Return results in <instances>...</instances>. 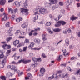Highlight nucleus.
I'll list each match as a JSON object with an SVG mask.
<instances>
[{
	"label": "nucleus",
	"mask_w": 80,
	"mask_h": 80,
	"mask_svg": "<svg viewBox=\"0 0 80 80\" xmlns=\"http://www.w3.org/2000/svg\"><path fill=\"white\" fill-rule=\"evenodd\" d=\"M7 17H8V14H5L4 15V17L3 18H2V21L3 22V21H6L7 20Z\"/></svg>",
	"instance_id": "nucleus-10"
},
{
	"label": "nucleus",
	"mask_w": 80,
	"mask_h": 80,
	"mask_svg": "<svg viewBox=\"0 0 80 80\" xmlns=\"http://www.w3.org/2000/svg\"><path fill=\"white\" fill-rule=\"evenodd\" d=\"M20 56H15L14 58V59L15 60H18L20 58Z\"/></svg>",
	"instance_id": "nucleus-27"
},
{
	"label": "nucleus",
	"mask_w": 80,
	"mask_h": 80,
	"mask_svg": "<svg viewBox=\"0 0 80 80\" xmlns=\"http://www.w3.org/2000/svg\"><path fill=\"white\" fill-rule=\"evenodd\" d=\"M77 7H80V3H78L77 4Z\"/></svg>",
	"instance_id": "nucleus-63"
},
{
	"label": "nucleus",
	"mask_w": 80,
	"mask_h": 80,
	"mask_svg": "<svg viewBox=\"0 0 80 80\" xmlns=\"http://www.w3.org/2000/svg\"><path fill=\"white\" fill-rule=\"evenodd\" d=\"M19 41L18 40H16L14 41L13 43V44L14 45L16 46L17 45H18L19 43Z\"/></svg>",
	"instance_id": "nucleus-11"
},
{
	"label": "nucleus",
	"mask_w": 80,
	"mask_h": 80,
	"mask_svg": "<svg viewBox=\"0 0 80 80\" xmlns=\"http://www.w3.org/2000/svg\"><path fill=\"white\" fill-rule=\"evenodd\" d=\"M7 44H4L2 46V48H3V49H5V47H7Z\"/></svg>",
	"instance_id": "nucleus-37"
},
{
	"label": "nucleus",
	"mask_w": 80,
	"mask_h": 80,
	"mask_svg": "<svg viewBox=\"0 0 80 80\" xmlns=\"http://www.w3.org/2000/svg\"><path fill=\"white\" fill-rule=\"evenodd\" d=\"M57 24L55 25V27H60V25H65L67 23L66 22L63 21H59L57 22Z\"/></svg>",
	"instance_id": "nucleus-1"
},
{
	"label": "nucleus",
	"mask_w": 80,
	"mask_h": 80,
	"mask_svg": "<svg viewBox=\"0 0 80 80\" xmlns=\"http://www.w3.org/2000/svg\"><path fill=\"white\" fill-rule=\"evenodd\" d=\"M23 45L22 43H20L18 46L17 48H20V47H22Z\"/></svg>",
	"instance_id": "nucleus-41"
},
{
	"label": "nucleus",
	"mask_w": 80,
	"mask_h": 80,
	"mask_svg": "<svg viewBox=\"0 0 80 80\" xmlns=\"http://www.w3.org/2000/svg\"><path fill=\"white\" fill-rule=\"evenodd\" d=\"M69 42H70L69 41V39H66L65 43L67 46H68Z\"/></svg>",
	"instance_id": "nucleus-12"
},
{
	"label": "nucleus",
	"mask_w": 80,
	"mask_h": 80,
	"mask_svg": "<svg viewBox=\"0 0 80 80\" xmlns=\"http://www.w3.org/2000/svg\"><path fill=\"white\" fill-rule=\"evenodd\" d=\"M21 13H22V14H25V15H28V9H25L23 8H21Z\"/></svg>",
	"instance_id": "nucleus-3"
},
{
	"label": "nucleus",
	"mask_w": 80,
	"mask_h": 80,
	"mask_svg": "<svg viewBox=\"0 0 80 80\" xmlns=\"http://www.w3.org/2000/svg\"><path fill=\"white\" fill-rule=\"evenodd\" d=\"M37 61L39 62H40L42 61V59L40 58H37Z\"/></svg>",
	"instance_id": "nucleus-35"
},
{
	"label": "nucleus",
	"mask_w": 80,
	"mask_h": 80,
	"mask_svg": "<svg viewBox=\"0 0 80 80\" xmlns=\"http://www.w3.org/2000/svg\"><path fill=\"white\" fill-rule=\"evenodd\" d=\"M38 15H37L36 16H35V18H34V22H35V20H38Z\"/></svg>",
	"instance_id": "nucleus-28"
},
{
	"label": "nucleus",
	"mask_w": 80,
	"mask_h": 80,
	"mask_svg": "<svg viewBox=\"0 0 80 80\" xmlns=\"http://www.w3.org/2000/svg\"><path fill=\"white\" fill-rule=\"evenodd\" d=\"M46 4L47 5V7H50V5H51V4H50V3H48Z\"/></svg>",
	"instance_id": "nucleus-42"
},
{
	"label": "nucleus",
	"mask_w": 80,
	"mask_h": 80,
	"mask_svg": "<svg viewBox=\"0 0 80 80\" xmlns=\"http://www.w3.org/2000/svg\"><path fill=\"white\" fill-rule=\"evenodd\" d=\"M16 20L17 22H20L19 18L16 19Z\"/></svg>",
	"instance_id": "nucleus-56"
},
{
	"label": "nucleus",
	"mask_w": 80,
	"mask_h": 80,
	"mask_svg": "<svg viewBox=\"0 0 80 80\" xmlns=\"http://www.w3.org/2000/svg\"><path fill=\"white\" fill-rule=\"evenodd\" d=\"M46 11V9H45L44 8H41L39 10V12L41 14H44Z\"/></svg>",
	"instance_id": "nucleus-4"
},
{
	"label": "nucleus",
	"mask_w": 80,
	"mask_h": 80,
	"mask_svg": "<svg viewBox=\"0 0 80 80\" xmlns=\"http://www.w3.org/2000/svg\"><path fill=\"white\" fill-rule=\"evenodd\" d=\"M27 47H24L23 48V52H24V51H26V50H27Z\"/></svg>",
	"instance_id": "nucleus-47"
},
{
	"label": "nucleus",
	"mask_w": 80,
	"mask_h": 80,
	"mask_svg": "<svg viewBox=\"0 0 80 80\" xmlns=\"http://www.w3.org/2000/svg\"><path fill=\"white\" fill-rule=\"evenodd\" d=\"M11 63H12V64H14V65H15V64H17V63H16V62H15L14 61L12 62H11Z\"/></svg>",
	"instance_id": "nucleus-58"
},
{
	"label": "nucleus",
	"mask_w": 80,
	"mask_h": 80,
	"mask_svg": "<svg viewBox=\"0 0 80 80\" xmlns=\"http://www.w3.org/2000/svg\"><path fill=\"white\" fill-rule=\"evenodd\" d=\"M37 65V63H35V64H32L31 65V66L33 67V68H35V67L36 65Z\"/></svg>",
	"instance_id": "nucleus-33"
},
{
	"label": "nucleus",
	"mask_w": 80,
	"mask_h": 80,
	"mask_svg": "<svg viewBox=\"0 0 80 80\" xmlns=\"http://www.w3.org/2000/svg\"><path fill=\"white\" fill-rule=\"evenodd\" d=\"M27 2L28 1H26L25 3L23 4V8H27L28 7V5H27Z\"/></svg>",
	"instance_id": "nucleus-14"
},
{
	"label": "nucleus",
	"mask_w": 80,
	"mask_h": 80,
	"mask_svg": "<svg viewBox=\"0 0 80 80\" xmlns=\"http://www.w3.org/2000/svg\"><path fill=\"white\" fill-rule=\"evenodd\" d=\"M0 78L2 80H6V77L5 76H1L0 77Z\"/></svg>",
	"instance_id": "nucleus-24"
},
{
	"label": "nucleus",
	"mask_w": 80,
	"mask_h": 80,
	"mask_svg": "<svg viewBox=\"0 0 80 80\" xmlns=\"http://www.w3.org/2000/svg\"><path fill=\"white\" fill-rule=\"evenodd\" d=\"M28 26V23L27 22H25L22 25V27L23 28H25L26 27Z\"/></svg>",
	"instance_id": "nucleus-9"
},
{
	"label": "nucleus",
	"mask_w": 80,
	"mask_h": 80,
	"mask_svg": "<svg viewBox=\"0 0 80 80\" xmlns=\"http://www.w3.org/2000/svg\"><path fill=\"white\" fill-rule=\"evenodd\" d=\"M8 34H9L10 36H11V37H12V36H13V34L11 33V31H8Z\"/></svg>",
	"instance_id": "nucleus-29"
},
{
	"label": "nucleus",
	"mask_w": 80,
	"mask_h": 80,
	"mask_svg": "<svg viewBox=\"0 0 80 80\" xmlns=\"http://www.w3.org/2000/svg\"><path fill=\"white\" fill-rule=\"evenodd\" d=\"M40 72H42V73H43L45 72V68H41Z\"/></svg>",
	"instance_id": "nucleus-20"
},
{
	"label": "nucleus",
	"mask_w": 80,
	"mask_h": 80,
	"mask_svg": "<svg viewBox=\"0 0 80 80\" xmlns=\"http://www.w3.org/2000/svg\"><path fill=\"white\" fill-rule=\"evenodd\" d=\"M10 23L9 22H8L6 23V26L7 27H9L10 26Z\"/></svg>",
	"instance_id": "nucleus-36"
},
{
	"label": "nucleus",
	"mask_w": 80,
	"mask_h": 80,
	"mask_svg": "<svg viewBox=\"0 0 80 80\" xmlns=\"http://www.w3.org/2000/svg\"><path fill=\"white\" fill-rule=\"evenodd\" d=\"M12 51H13V52H14V51H16V50H17V49H16V48H12Z\"/></svg>",
	"instance_id": "nucleus-60"
},
{
	"label": "nucleus",
	"mask_w": 80,
	"mask_h": 80,
	"mask_svg": "<svg viewBox=\"0 0 80 80\" xmlns=\"http://www.w3.org/2000/svg\"><path fill=\"white\" fill-rule=\"evenodd\" d=\"M33 46H34V43H31L30 45L28 46V48H29V49L32 48L33 47Z\"/></svg>",
	"instance_id": "nucleus-15"
},
{
	"label": "nucleus",
	"mask_w": 80,
	"mask_h": 80,
	"mask_svg": "<svg viewBox=\"0 0 80 80\" xmlns=\"http://www.w3.org/2000/svg\"><path fill=\"white\" fill-rule=\"evenodd\" d=\"M28 76L29 77V78H32V77H33V76H32V75L30 74V73H29L28 74Z\"/></svg>",
	"instance_id": "nucleus-31"
},
{
	"label": "nucleus",
	"mask_w": 80,
	"mask_h": 80,
	"mask_svg": "<svg viewBox=\"0 0 80 80\" xmlns=\"http://www.w3.org/2000/svg\"><path fill=\"white\" fill-rule=\"evenodd\" d=\"M53 78L52 76L51 77H48V80H52V79H53Z\"/></svg>",
	"instance_id": "nucleus-40"
},
{
	"label": "nucleus",
	"mask_w": 80,
	"mask_h": 80,
	"mask_svg": "<svg viewBox=\"0 0 80 80\" xmlns=\"http://www.w3.org/2000/svg\"><path fill=\"white\" fill-rule=\"evenodd\" d=\"M12 37H10L9 38H6V41L7 42H9V41H10V40H12Z\"/></svg>",
	"instance_id": "nucleus-17"
},
{
	"label": "nucleus",
	"mask_w": 80,
	"mask_h": 80,
	"mask_svg": "<svg viewBox=\"0 0 80 80\" xmlns=\"http://www.w3.org/2000/svg\"><path fill=\"white\" fill-rule=\"evenodd\" d=\"M42 40H43V41L47 40V38L45 37V34H42Z\"/></svg>",
	"instance_id": "nucleus-18"
},
{
	"label": "nucleus",
	"mask_w": 80,
	"mask_h": 80,
	"mask_svg": "<svg viewBox=\"0 0 80 80\" xmlns=\"http://www.w3.org/2000/svg\"><path fill=\"white\" fill-rule=\"evenodd\" d=\"M62 52H63V55H64L65 57H66L67 55H68V52H67V50L65 49H63L62 50ZM66 52H67L66 53Z\"/></svg>",
	"instance_id": "nucleus-8"
},
{
	"label": "nucleus",
	"mask_w": 80,
	"mask_h": 80,
	"mask_svg": "<svg viewBox=\"0 0 80 80\" xmlns=\"http://www.w3.org/2000/svg\"><path fill=\"white\" fill-rule=\"evenodd\" d=\"M78 37H80V32H79L78 33Z\"/></svg>",
	"instance_id": "nucleus-64"
},
{
	"label": "nucleus",
	"mask_w": 80,
	"mask_h": 80,
	"mask_svg": "<svg viewBox=\"0 0 80 80\" xmlns=\"http://www.w3.org/2000/svg\"><path fill=\"white\" fill-rule=\"evenodd\" d=\"M7 47H8V49H10L11 48V46L10 45H7Z\"/></svg>",
	"instance_id": "nucleus-49"
},
{
	"label": "nucleus",
	"mask_w": 80,
	"mask_h": 80,
	"mask_svg": "<svg viewBox=\"0 0 80 80\" xmlns=\"http://www.w3.org/2000/svg\"><path fill=\"white\" fill-rule=\"evenodd\" d=\"M68 33H71V30H70L69 28H68Z\"/></svg>",
	"instance_id": "nucleus-57"
},
{
	"label": "nucleus",
	"mask_w": 80,
	"mask_h": 80,
	"mask_svg": "<svg viewBox=\"0 0 80 80\" xmlns=\"http://www.w3.org/2000/svg\"><path fill=\"white\" fill-rule=\"evenodd\" d=\"M61 30V29L59 28H56L53 29V31L55 32H60Z\"/></svg>",
	"instance_id": "nucleus-16"
},
{
	"label": "nucleus",
	"mask_w": 80,
	"mask_h": 80,
	"mask_svg": "<svg viewBox=\"0 0 80 80\" xmlns=\"http://www.w3.org/2000/svg\"><path fill=\"white\" fill-rule=\"evenodd\" d=\"M25 80H28V79H30V78H29L28 76H26L25 77Z\"/></svg>",
	"instance_id": "nucleus-53"
},
{
	"label": "nucleus",
	"mask_w": 80,
	"mask_h": 80,
	"mask_svg": "<svg viewBox=\"0 0 80 80\" xmlns=\"http://www.w3.org/2000/svg\"><path fill=\"white\" fill-rule=\"evenodd\" d=\"M25 36H19L18 37L19 38H20V39H21V38L23 39L24 38H25Z\"/></svg>",
	"instance_id": "nucleus-52"
},
{
	"label": "nucleus",
	"mask_w": 80,
	"mask_h": 80,
	"mask_svg": "<svg viewBox=\"0 0 80 80\" xmlns=\"http://www.w3.org/2000/svg\"><path fill=\"white\" fill-rule=\"evenodd\" d=\"M2 64H3V65H5V63H6L7 62V60H6V59H4L2 62Z\"/></svg>",
	"instance_id": "nucleus-26"
},
{
	"label": "nucleus",
	"mask_w": 80,
	"mask_h": 80,
	"mask_svg": "<svg viewBox=\"0 0 80 80\" xmlns=\"http://www.w3.org/2000/svg\"><path fill=\"white\" fill-rule=\"evenodd\" d=\"M16 68L17 67H15V66L14 65H12L11 66V70H14V72H18L17 69Z\"/></svg>",
	"instance_id": "nucleus-7"
},
{
	"label": "nucleus",
	"mask_w": 80,
	"mask_h": 80,
	"mask_svg": "<svg viewBox=\"0 0 80 80\" xmlns=\"http://www.w3.org/2000/svg\"><path fill=\"white\" fill-rule=\"evenodd\" d=\"M52 77H53V78H57V77L58 76H57V73H56V74H53L52 76Z\"/></svg>",
	"instance_id": "nucleus-32"
},
{
	"label": "nucleus",
	"mask_w": 80,
	"mask_h": 80,
	"mask_svg": "<svg viewBox=\"0 0 80 80\" xmlns=\"http://www.w3.org/2000/svg\"><path fill=\"white\" fill-rule=\"evenodd\" d=\"M45 25L46 26H50V25H51V23H50V22H48Z\"/></svg>",
	"instance_id": "nucleus-34"
},
{
	"label": "nucleus",
	"mask_w": 80,
	"mask_h": 80,
	"mask_svg": "<svg viewBox=\"0 0 80 80\" xmlns=\"http://www.w3.org/2000/svg\"><path fill=\"white\" fill-rule=\"evenodd\" d=\"M32 60L34 62H37V58H32Z\"/></svg>",
	"instance_id": "nucleus-45"
},
{
	"label": "nucleus",
	"mask_w": 80,
	"mask_h": 80,
	"mask_svg": "<svg viewBox=\"0 0 80 80\" xmlns=\"http://www.w3.org/2000/svg\"><path fill=\"white\" fill-rule=\"evenodd\" d=\"M23 74V72H21L20 73H19L18 74V76L20 77V76H21V75H22Z\"/></svg>",
	"instance_id": "nucleus-44"
},
{
	"label": "nucleus",
	"mask_w": 80,
	"mask_h": 80,
	"mask_svg": "<svg viewBox=\"0 0 80 80\" xmlns=\"http://www.w3.org/2000/svg\"><path fill=\"white\" fill-rule=\"evenodd\" d=\"M15 4V5L16 6V7H19L20 5V3L17 1L16 2Z\"/></svg>",
	"instance_id": "nucleus-22"
},
{
	"label": "nucleus",
	"mask_w": 80,
	"mask_h": 80,
	"mask_svg": "<svg viewBox=\"0 0 80 80\" xmlns=\"http://www.w3.org/2000/svg\"><path fill=\"white\" fill-rule=\"evenodd\" d=\"M24 43H29L30 41H29V39H25L24 41Z\"/></svg>",
	"instance_id": "nucleus-21"
},
{
	"label": "nucleus",
	"mask_w": 80,
	"mask_h": 80,
	"mask_svg": "<svg viewBox=\"0 0 80 80\" xmlns=\"http://www.w3.org/2000/svg\"><path fill=\"white\" fill-rule=\"evenodd\" d=\"M63 77L64 78H67L68 77V74L66 73L65 75H63Z\"/></svg>",
	"instance_id": "nucleus-19"
},
{
	"label": "nucleus",
	"mask_w": 80,
	"mask_h": 80,
	"mask_svg": "<svg viewBox=\"0 0 80 80\" xmlns=\"http://www.w3.org/2000/svg\"><path fill=\"white\" fill-rule=\"evenodd\" d=\"M67 33V31H66V30L64 31L63 32V33H64V34H66Z\"/></svg>",
	"instance_id": "nucleus-62"
},
{
	"label": "nucleus",
	"mask_w": 80,
	"mask_h": 80,
	"mask_svg": "<svg viewBox=\"0 0 80 80\" xmlns=\"http://www.w3.org/2000/svg\"><path fill=\"white\" fill-rule=\"evenodd\" d=\"M76 73L77 75H79V74H80V69L78 70Z\"/></svg>",
	"instance_id": "nucleus-50"
},
{
	"label": "nucleus",
	"mask_w": 80,
	"mask_h": 80,
	"mask_svg": "<svg viewBox=\"0 0 80 80\" xmlns=\"http://www.w3.org/2000/svg\"><path fill=\"white\" fill-rule=\"evenodd\" d=\"M57 8L56 6H53L52 7V9L53 10Z\"/></svg>",
	"instance_id": "nucleus-48"
},
{
	"label": "nucleus",
	"mask_w": 80,
	"mask_h": 80,
	"mask_svg": "<svg viewBox=\"0 0 80 80\" xmlns=\"http://www.w3.org/2000/svg\"><path fill=\"white\" fill-rule=\"evenodd\" d=\"M65 3L67 6H69L70 5L72 4V0H68Z\"/></svg>",
	"instance_id": "nucleus-6"
},
{
	"label": "nucleus",
	"mask_w": 80,
	"mask_h": 80,
	"mask_svg": "<svg viewBox=\"0 0 80 80\" xmlns=\"http://www.w3.org/2000/svg\"><path fill=\"white\" fill-rule=\"evenodd\" d=\"M13 28H10L9 30H8V31H10L11 32H12L13 31Z\"/></svg>",
	"instance_id": "nucleus-51"
},
{
	"label": "nucleus",
	"mask_w": 80,
	"mask_h": 80,
	"mask_svg": "<svg viewBox=\"0 0 80 80\" xmlns=\"http://www.w3.org/2000/svg\"><path fill=\"white\" fill-rule=\"evenodd\" d=\"M3 57H4V55H3V54H0V58H3Z\"/></svg>",
	"instance_id": "nucleus-43"
},
{
	"label": "nucleus",
	"mask_w": 80,
	"mask_h": 80,
	"mask_svg": "<svg viewBox=\"0 0 80 80\" xmlns=\"http://www.w3.org/2000/svg\"><path fill=\"white\" fill-rule=\"evenodd\" d=\"M42 57H43V58H47V56H45V54L44 53H42L41 55Z\"/></svg>",
	"instance_id": "nucleus-38"
},
{
	"label": "nucleus",
	"mask_w": 80,
	"mask_h": 80,
	"mask_svg": "<svg viewBox=\"0 0 80 80\" xmlns=\"http://www.w3.org/2000/svg\"><path fill=\"white\" fill-rule=\"evenodd\" d=\"M34 31H35L34 30H32L31 31V32H30L29 33V35L30 36H32V33H33V32H34Z\"/></svg>",
	"instance_id": "nucleus-30"
},
{
	"label": "nucleus",
	"mask_w": 80,
	"mask_h": 80,
	"mask_svg": "<svg viewBox=\"0 0 80 80\" xmlns=\"http://www.w3.org/2000/svg\"><path fill=\"white\" fill-rule=\"evenodd\" d=\"M63 58V57L62 56V55H60L59 56V57L58 59H57V60L58 61H59L60 60H61V59Z\"/></svg>",
	"instance_id": "nucleus-23"
},
{
	"label": "nucleus",
	"mask_w": 80,
	"mask_h": 80,
	"mask_svg": "<svg viewBox=\"0 0 80 80\" xmlns=\"http://www.w3.org/2000/svg\"><path fill=\"white\" fill-rule=\"evenodd\" d=\"M50 2L52 3L53 4H55L57 2V0H49Z\"/></svg>",
	"instance_id": "nucleus-13"
},
{
	"label": "nucleus",
	"mask_w": 80,
	"mask_h": 80,
	"mask_svg": "<svg viewBox=\"0 0 80 80\" xmlns=\"http://www.w3.org/2000/svg\"><path fill=\"white\" fill-rule=\"evenodd\" d=\"M7 3V1L6 0H0V5L3 6Z\"/></svg>",
	"instance_id": "nucleus-5"
},
{
	"label": "nucleus",
	"mask_w": 80,
	"mask_h": 80,
	"mask_svg": "<svg viewBox=\"0 0 80 80\" xmlns=\"http://www.w3.org/2000/svg\"><path fill=\"white\" fill-rule=\"evenodd\" d=\"M59 4L60 6H63V3L62 2H59Z\"/></svg>",
	"instance_id": "nucleus-46"
},
{
	"label": "nucleus",
	"mask_w": 80,
	"mask_h": 80,
	"mask_svg": "<svg viewBox=\"0 0 80 80\" xmlns=\"http://www.w3.org/2000/svg\"><path fill=\"white\" fill-rule=\"evenodd\" d=\"M18 11V9H17V8H16V9H14V12L15 13H17Z\"/></svg>",
	"instance_id": "nucleus-59"
},
{
	"label": "nucleus",
	"mask_w": 80,
	"mask_h": 80,
	"mask_svg": "<svg viewBox=\"0 0 80 80\" xmlns=\"http://www.w3.org/2000/svg\"><path fill=\"white\" fill-rule=\"evenodd\" d=\"M62 72V70H60L57 72V74H58V73H61Z\"/></svg>",
	"instance_id": "nucleus-54"
},
{
	"label": "nucleus",
	"mask_w": 80,
	"mask_h": 80,
	"mask_svg": "<svg viewBox=\"0 0 80 80\" xmlns=\"http://www.w3.org/2000/svg\"><path fill=\"white\" fill-rule=\"evenodd\" d=\"M10 52H11V50H8L7 51V52H6V53L8 55V54H9V53H10Z\"/></svg>",
	"instance_id": "nucleus-39"
},
{
	"label": "nucleus",
	"mask_w": 80,
	"mask_h": 80,
	"mask_svg": "<svg viewBox=\"0 0 80 80\" xmlns=\"http://www.w3.org/2000/svg\"><path fill=\"white\" fill-rule=\"evenodd\" d=\"M39 76L40 77H42V76H43V73H39Z\"/></svg>",
	"instance_id": "nucleus-55"
},
{
	"label": "nucleus",
	"mask_w": 80,
	"mask_h": 80,
	"mask_svg": "<svg viewBox=\"0 0 80 80\" xmlns=\"http://www.w3.org/2000/svg\"><path fill=\"white\" fill-rule=\"evenodd\" d=\"M35 42H37V43H40V40L39 39H36L34 40Z\"/></svg>",
	"instance_id": "nucleus-25"
},
{
	"label": "nucleus",
	"mask_w": 80,
	"mask_h": 80,
	"mask_svg": "<svg viewBox=\"0 0 80 80\" xmlns=\"http://www.w3.org/2000/svg\"><path fill=\"white\" fill-rule=\"evenodd\" d=\"M9 12H10V11H12V10L10 8H8Z\"/></svg>",
	"instance_id": "nucleus-61"
},
{
	"label": "nucleus",
	"mask_w": 80,
	"mask_h": 80,
	"mask_svg": "<svg viewBox=\"0 0 80 80\" xmlns=\"http://www.w3.org/2000/svg\"><path fill=\"white\" fill-rule=\"evenodd\" d=\"M21 62H22L24 64H27V63L31 62V60H26L25 59H21L18 61V63H21Z\"/></svg>",
	"instance_id": "nucleus-2"
}]
</instances>
